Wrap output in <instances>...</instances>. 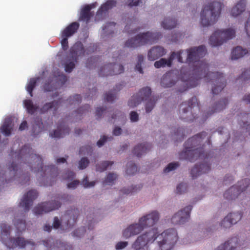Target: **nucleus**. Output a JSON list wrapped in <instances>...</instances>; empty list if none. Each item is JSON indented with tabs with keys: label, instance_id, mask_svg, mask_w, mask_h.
<instances>
[{
	"label": "nucleus",
	"instance_id": "obj_1",
	"mask_svg": "<svg viewBox=\"0 0 250 250\" xmlns=\"http://www.w3.org/2000/svg\"><path fill=\"white\" fill-rule=\"evenodd\" d=\"M157 229L152 228L139 237L132 245L134 250H145V247L149 243L146 250H171L178 239V233L174 229L165 230L158 234Z\"/></svg>",
	"mask_w": 250,
	"mask_h": 250
},
{
	"label": "nucleus",
	"instance_id": "obj_2",
	"mask_svg": "<svg viewBox=\"0 0 250 250\" xmlns=\"http://www.w3.org/2000/svg\"><path fill=\"white\" fill-rule=\"evenodd\" d=\"M203 49V45H201L198 47H191L187 49L186 53L183 50L177 52H173L168 59L161 58L156 61L154 66L157 68L166 66L170 67L173 60L176 58L180 62L188 63L193 71L197 72L202 71L203 62L200 60V55Z\"/></svg>",
	"mask_w": 250,
	"mask_h": 250
},
{
	"label": "nucleus",
	"instance_id": "obj_3",
	"mask_svg": "<svg viewBox=\"0 0 250 250\" xmlns=\"http://www.w3.org/2000/svg\"><path fill=\"white\" fill-rule=\"evenodd\" d=\"M16 156L18 161H22L24 163L28 164L32 171L35 173L41 172L42 177L46 175H49L51 177L57 176V167L54 165L44 167L42 157L34 153L29 145H24Z\"/></svg>",
	"mask_w": 250,
	"mask_h": 250
},
{
	"label": "nucleus",
	"instance_id": "obj_4",
	"mask_svg": "<svg viewBox=\"0 0 250 250\" xmlns=\"http://www.w3.org/2000/svg\"><path fill=\"white\" fill-rule=\"evenodd\" d=\"M202 142L201 133L189 138L185 143L184 150L180 153L179 158L194 162L202 158L203 154Z\"/></svg>",
	"mask_w": 250,
	"mask_h": 250
},
{
	"label": "nucleus",
	"instance_id": "obj_5",
	"mask_svg": "<svg viewBox=\"0 0 250 250\" xmlns=\"http://www.w3.org/2000/svg\"><path fill=\"white\" fill-rule=\"evenodd\" d=\"M151 94V89L149 87H145L141 89L136 95L132 96L128 102L129 106L134 108L138 105L142 101H147L146 105V112H150L153 108L157 97L150 98Z\"/></svg>",
	"mask_w": 250,
	"mask_h": 250
},
{
	"label": "nucleus",
	"instance_id": "obj_6",
	"mask_svg": "<svg viewBox=\"0 0 250 250\" xmlns=\"http://www.w3.org/2000/svg\"><path fill=\"white\" fill-rule=\"evenodd\" d=\"M208 64L204 62V82H210L212 84V93L217 95L226 86V80L222 73L210 71Z\"/></svg>",
	"mask_w": 250,
	"mask_h": 250
},
{
	"label": "nucleus",
	"instance_id": "obj_7",
	"mask_svg": "<svg viewBox=\"0 0 250 250\" xmlns=\"http://www.w3.org/2000/svg\"><path fill=\"white\" fill-rule=\"evenodd\" d=\"M161 36V33L157 32L148 31L140 33L127 40L125 43V47L135 48L147 44H152L158 40Z\"/></svg>",
	"mask_w": 250,
	"mask_h": 250
},
{
	"label": "nucleus",
	"instance_id": "obj_8",
	"mask_svg": "<svg viewBox=\"0 0 250 250\" xmlns=\"http://www.w3.org/2000/svg\"><path fill=\"white\" fill-rule=\"evenodd\" d=\"M0 228L1 229V238L2 242L7 248L13 249L19 247L22 248L28 244L34 245V242L26 241L22 237H17L16 239L10 237L11 227L9 226H7L5 223H2L0 225Z\"/></svg>",
	"mask_w": 250,
	"mask_h": 250
},
{
	"label": "nucleus",
	"instance_id": "obj_9",
	"mask_svg": "<svg viewBox=\"0 0 250 250\" xmlns=\"http://www.w3.org/2000/svg\"><path fill=\"white\" fill-rule=\"evenodd\" d=\"M223 4L213 1L204 6V27L214 24L219 18Z\"/></svg>",
	"mask_w": 250,
	"mask_h": 250
},
{
	"label": "nucleus",
	"instance_id": "obj_10",
	"mask_svg": "<svg viewBox=\"0 0 250 250\" xmlns=\"http://www.w3.org/2000/svg\"><path fill=\"white\" fill-rule=\"evenodd\" d=\"M70 198V197L67 194L58 195L55 198L57 200H52L49 202L42 203L34 208L33 211L36 215H41L57 209L61 206V203L59 200L64 202L68 200Z\"/></svg>",
	"mask_w": 250,
	"mask_h": 250
},
{
	"label": "nucleus",
	"instance_id": "obj_11",
	"mask_svg": "<svg viewBox=\"0 0 250 250\" xmlns=\"http://www.w3.org/2000/svg\"><path fill=\"white\" fill-rule=\"evenodd\" d=\"M181 108L182 110L180 115L181 119L188 122L193 121L197 118V114L195 112L193 113V111H199L197 98L193 97L188 103H183L181 105Z\"/></svg>",
	"mask_w": 250,
	"mask_h": 250
},
{
	"label": "nucleus",
	"instance_id": "obj_12",
	"mask_svg": "<svg viewBox=\"0 0 250 250\" xmlns=\"http://www.w3.org/2000/svg\"><path fill=\"white\" fill-rule=\"evenodd\" d=\"M235 36V31L232 28L215 31L209 38V43L213 46L222 44L227 40H230Z\"/></svg>",
	"mask_w": 250,
	"mask_h": 250
},
{
	"label": "nucleus",
	"instance_id": "obj_13",
	"mask_svg": "<svg viewBox=\"0 0 250 250\" xmlns=\"http://www.w3.org/2000/svg\"><path fill=\"white\" fill-rule=\"evenodd\" d=\"M250 185V180L245 178L239 181L237 185L230 187L224 194V197L228 200H235L241 193L246 191Z\"/></svg>",
	"mask_w": 250,
	"mask_h": 250
},
{
	"label": "nucleus",
	"instance_id": "obj_14",
	"mask_svg": "<svg viewBox=\"0 0 250 250\" xmlns=\"http://www.w3.org/2000/svg\"><path fill=\"white\" fill-rule=\"evenodd\" d=\"M159 217V213L157 211H152L141 217L137 224L142 228L141 231H142L145 228L153 226L157 223Z\"/></svg>",
	"mask_w": 250,
	"mask_h": 250
},
{
	"label": "nucleus",
	"instance_id": "obj_15",
	"mask_svg": "<svg viewBox=\"0 0 250 250\" xmlns=\"http://www.w3.org/2000/svg\"><path fill=\"white\" fill-rule=\"evenodd\" d=\"M124 71V68L122 65L116 63H110L104 65L100 68L99 75L102 77L112 76L120 74Z\"/></svg>",
	"mask_w": 250,
	"mask_h": 250
},
{
	"label": "nucleus",
	"instance_id": "obj_16",
	"mask_svg": "<svg viewBox=\"0 0 250 250\" xmlns=\"http://www.w3.org/2000/svg\"><path fill=\"white\" fill-rule=\"evenodd\" d=\"M192 209L191 206H188L175 213L171 218V222L174 225L183 224L190 218V213Z\"/></svg>",
	"mask_w": 250,
	"mask_h": 250
},
{
	"label": "nucleus",
	"instance_id": "obj_17",
	"mask_svg": "<svg viewBox=\"0 0 250 250\" xmlns=\"http://www.w3.org/2000/svg\"><path fill=\"white\" fill-rule=\"evenodd\" d=\"M79 211L77 208H71L67 210L62 217V223H64V226L66 229H69L73 227L77 222Z\"/></svg>",
	"mask_w": 250,
	"mask_h": 250
},
{
	"label": "nucleus",
	"instance_id": "obj_18",
	"mask_svg": "<svg viewBox=\"0 0 250 250\" xmlns=\"http://www.w3.org/2000/svg\"><path fill=\"white\" fill-rule=\"evenodd\" d=\"M38 193L36 190H30L24 194L19 206L23 208L25 212L28 211L32 205L33 201L38 197Z\"/></svg>",
	"mask_w": 250,
	"mask_h": 250
},
{
	"label": "nucleus",
	"instance_id": "obj_19",
	"mask_svg": "<svg viewBox=\"0 0 250 250\" xmlns=\"http://www.w3.org/2000/svg\"><path fill=\"white\" fill-rule=\"evenodd\" d=\"M43 245L48 248L51 250H72V247L71 245H68L63 242H62L60 240H56L54 242L52 238H49L47 240L43 241Z\"/></svg>",
	"mask_w": 250,
	"mask_h": 250
},
{
	"label": "nucleus",
	"instance_id": "obj_20",
	"mask_svg": "<svg viewBox=\"0 0 250 250\" xmlns=\"http://www.w3.org/2000/svg\"><path fill=\"white\" fill-rule=\"evenodd\" d=\"M167 53L166 50L160 46L152 47L148 52L147 57L149 61H153L163 57Z\"/></svg>",
	"mask_w": 250,
	"mask_h": 250
},
{
	"label": "nucleus",
	"instance_id": "obj_21",
	"mask_svg": "<svg viewBox=\"0 0 250 250\" xmlns=\"http://www.w3.org/2000/svg\"><path fill=\"white\" fill-rule=\"evenodd\" d=\"M70 55L73 60L77 62L78 57L84 55V49L81 42H76L70 48Z\"/></svg>",
	"mask_w": 250,
	"mask_h": 250
},
{
	"label": "nucleus",
	"instance_id": "obj_22",
	"mask_svg": "<svg viewBox=\"0 0 250 250\" xmlns=\"http://www.w3.org/2000/svg\"><path fill=\"white\" fill-rule=\"evenodd\" d=\"M70 129L67 126H66L63 123H61L57 126V129L55 130L53 133H51L50 135L52 138H63L69 133Z\"/></svg>",
	"mask_w": 250,
	"mask_h": 250
},
{
	"label": "nucleus",
	"instance_id": "obj_23",
	"mask_svg": "<svg viewBox=\"0 0 250 250\" xmlns=\"http://www.w3.org/2000/svg\"><path fill=\"white\" fill-rule=\"evenodd\" d=\"M80 27V24L75 21L67 26L62 32L61 36L70 37L75 34Z\"/></svg>",
	"mask_w": 250,
	"mask_h": 250
},
{
	"label": "nucleus",
	"instance_id": "obj_24",
	"mask_svg": "<svg viewBox=\"0 0 250 250\" xmlns=\"http://www.w3.org/2000/svg\"><path fill=\"white\" fill-rule=\"evenodd\" d=\"M152 148V145L149 143L141 144L136 146L133 150V154L138 157L146 153Z\"/></svg>",
	"mask_w": 250,
	"mask_h": 250
},
{
	"label": "nucleus",
	"instance_id": "obj_25",
	"mask_svg": "<svg viewBox=\"0 0 250 250\" xmlns=\"http://www.w3.org/2000/svg\"><path fill=\"white\" fill-rule=\"evenodd\" d=\"M94 7V4L85 6L81 11L79 20L86 21L87 23L90 18L94 15V14L90 12L91 10Z\"/></svg>",
	"mask_w": 250,
	"mask_h": 250
},
{
	"label": "nucleus",
	"instance_id": "obj_26",
	"mask_svg": "<svg viewBox=\"0 0 250 250\" xmlns=\"http://www.w3.org/2000/svg\"><path fill=\"white\" fill-rule=\"evenodd\" d=\"M141 229L137 224L131 225L124 230L123 235L125 238H129L139 233L141 231Z\"/></svg>",
	"mask_w": 250,
	"mask_h": 250
},
{
	"label": "nucleus",
	"instance_id": "obj_27",
	"mask_svg": "<svg viewBox=\"0 0 250 250\" xmlns=\"http://www.w3.org/2000/svg\"><path fill=\"white\" fill-rule=\"evenodd\" d=\"M237 238H232L225 242L224 244L219 246L215 250H235L237 246Z\"/></svg>",
	"mask_w": 250,
	"mask_h": 250
},
{
	"label": "nucleus",
	"instance_id": "obj_28",
	"mask_svg": "<svg viewBox=\"0 0 250 250\" xmlns=\"http://www.w3.org/2000/svg\"><path fill=\"white\" fill-rule=\"evenodd\" d=\"M246 1L240 0L231 10V15L233 17H237L242 13L245 10Z\"/></svg>",
	"mask_w": 250,
	"mask_h": 250
},
{
	"label": "nucleus",
	"instance_id": "obj_29",
	"mask_svg": "<svg viewBox=\"0 0 250 250\" xmlns=\"http://www.w3.org/2000/svg\"><path fill=\"white\" fill-rule=\"evenodd\" d=\"M13 130L12 120L10 118L5 119L3 124L0 127L1 132L6 136H9Z\"/></svg>",
	"mask_w": 250,
	"mask_h": 250
},
{
	"label": "nucleus",
	"instance_id": "obj_30",
	"mask_svg": "<svg viewBox=\"0 0 250 250\" xmlns=\"http://www.w3.org/2000/svg\"><path fill=\"white\" fill-rule=\"evenodd\" d=\"M117 1L115 0H108L104 3L102 4L97 11L98 15H102L103 13L106 12L108 10L115 7Z\"/></svg>",
	"mask_w": 250,
	"mask_h": 250
},
{
	"label": "nucleus",
	"instance_id": "obj_31",
	"mask_svg": "<svg viewBox=\"0 0 250 250\" xmlns=\"http://www.w3.org/2000/svg\"><path fill=\"white\" fill-rule=\"evenodd\" d=\"M248 50L238 46L233 49L231 52V59L237 60L243 57L248 53Z\"/></svg>",
	"mask_w": 250,
	"mask_h": 250
},
{
	"label": "nucleus",
	"instance_id": "obj_32",
	"mask_svg": "<svg viewBox=\"0 0 250 250\" xmlns=\"http://www.w3.org/2000/svg\"><path fill=\"white\" fill-rule=\"evenodd\" d=\"M59 102L53 101L51 102L47 103L45 104L41 108H40V112L41 113H45L48 111L54 108V110L56 111L58 108Z\"/></svg>",
	"mask_w": 250,
	"mask_h": 250
},
{
	"label": "nucleus",
	"instance_id": "obj_33",
	"mask_svg": "<svg viewBox=\"0 0 250 250\" xmlns=\"http://www.w3.org/2000/svg\"><path fill=\"white\" fill-rule=\"evenodd\" d=\"M175 82L170 78V74L167 73L163 76L161 79V84L164 87H170Z\"/></svg>",
	"mask_w": 250,
	"mask_h": 250
},
{
	"label": "nucleus",
	"instance_id": "obj_34",
	"mask_svg": "<svg viewBox=\"0 0 250 250\" xmlns=\"http://www.w3.org/2000/svg\"><path fill=\"white\" fill-rule=\"evenodd\" d=\"M23 104L28 113L30 114H33L39 108V106L36 104H34L31 100H25L23 101Z\"/></svg>",
	"mask_w": 250,
	"mask_h": 250
},
{
	"label": "nucleus",
	"instance_id": "obj_35",
	"mask_svg": "<svg viewBox=\"0 0 250 250\" xmlns=\"http://www.w3.org/2000/svg\"><path fill=\"white\" fill-rule=\"evenodd\" d=\"M177 25V21L175 19L167 18L162 22V26L166 29L174 28Z\"/></svg>",
	"mask_w": 250,
	"mask_h": 250
},
{
	"label": "nucleus",
	"instance_id": "obj_36",
	"mask_svg": "<svg viewBox=\"0 0 250 250\" xmlns=\"http://www.w3.org/2000/svg\"><path fill=\"white\" fill-rule=\"evenodd\" d=\"M203 169V164L200 163L199 164H196L191 170V175L193 179L202 174Z\"/></svg>",
	"mask_w": 250,
	"mask_h": 250
},
{
	"label": "nucleus",
	"instance_id": "obj_37",
	"mask_svg": "<svg viewBox=\"0 0 250 250\" xmlns=\"http://www.w3.org/2000/svg\"><path fill=\"white\" fill-rule=\"evenodd\" d=\"M14 225L17 229V232H21L26 229L25 221L23 219H16L14 221Z\"/></svg>",
	"mask_w": 250,
	"mask_h": 250
},
{
	"label": "nucleus",
	"instance_id": "obj_38",
	"mask_svg": "<svg viewBox=\"0 0 250 250\" xmlns=\"http://www.w3.org/2000/svg\"><path fill=\"white\" fill-rule=\"evenodd\" d=\"M114 164L113 161H103L96 166V169L97 171L103 172L106 170L109 166Z\"/></svg>",
	"mask_w": 250,
	"mask_h": 250
},
{
	"label": "nucleus",
	"instance_id": "obj_39",
	"mask_svg": "<svg viewBox=\"0 0 250 250\" xmlns=\"http://www.w3.org/2000/svg\"><path fill=\"white\" fill-rule=\"evenodd\" d=\"M142 187V185H138L133 187H130L128 188H124L120 190V192L124 195L132 194L140 190Z\"/></svg>",
	"mask_w": 250,
	"mask_h": 250
},
{
	"label": "nucleus",
	"instance_id": "obj_40",
	"mask_svg": "<svg viewBox=\"0 0 250 250\" xmlns=\"http://www.w3.org/2000/svg\"><path fill=\"white\" fill-rule=\"evenodd\" d=\"M39 79V78H32L30 80L27 84V85L26 86V90L31 97L33 96V90L35 87L37 81Z\"/></svg>",
	"mask_w": 250,
	"mask_h": 250
},
{
	"label": "nucleus",
	"instance_id": "obj_41",
	"mask_svg": "<svg viewBox=\"0 0 250 250\" xmlns=\"http://www.w3.org/2000/svg\"><path fill=\"white\" fill-rule=\"evenodd\" d=\"M93 152V148L90 145H85L80 147L79 154L82 155L91 156Z\"/></svg>",
	"mask_w": 250,
	"mask_h": 250
},
{
	"label": "nucleus",
	"instance_id": "obj_42",
	"mask_svg": "<svg viewBox=\"0 0 250 250\" xmlns=\"http://www.w3.org/2000/svg\"><path fill=\"white\" fill-rule=\"evenodd\" d=\"M228 215L230 217L229 218L231 223H233L234 225L236 224L241 219L243 214L241 212H236L230 213Z\"/></svg>",
	"mask_w": 250,
	"mask_h": 250
},
{
	"label": "nucleus",
	"instance_id": "obj_43",
	"mask_svg": "<svg viewBox=\"0 0 250 250\" xmlns=\"http://www.w3.org/2000/svg\"><path fill=\"white\" fill-rule=\"evenodd\" d=\"M117 178L116 174L113 173H109L107 175L105 180L103 181V185L105 186L106 185H112L113 184L114 181Z\"/></svg>",
	"mask_w": 250,
	"mask_h": 250
},
{
	"label": "nucleus",
	"instance_id": "obj_44",
	"mask_svg": "<svg viewBox=\"0 0 250 250\" xmlns=\"http://www.w3.org/2000/svg\"><path fill=\"white\" fill-rule=\"evenodd\" d=\"M90 109V106L88 104H85L83 106L80 107L77 109V111L75 112V116L81 117L83 114L86 113L87 112H88Z\"/></svg>",
	"mask_w": 250,
	"mask_h": 250
},
{
	"label": "nucleus",
	"instance_id": "obj_45",
	"mask_svg": "<svg viewBox=\"0 0 250 250\" xmlns=\"http://www.w3.org/2000/svg\"><path fill=\"white\" fill-rule=\"evenodd\" d=\"M228 104V99L225 98L218 102L215 107L214 110L215 112L219 111L224 109Z\"/></svg>",
	"mask_w": 250,
	"mask_h": 250
},
{
	"label": "nucleus",
	"instance_id": "obj_46",
	"mask_svg": "<svg viewBox=\"0 0 250 250\" xmlns=\"http://www.w3.org/2000/svg\"><path fill=\"white\" fill-rule=\"evenodd\" d=\"M137 171V167L135 163L131 162L127 165L126 174L128 175L134 174Z\"/></svg>",
	"mask_w": 250,
	"mask_h": 250
},
{
	"label": "nucleus",
	"instance_id": "obj_47",
	"mask_svg": "<svg viewBox=\"0 0 250 250\" xmlns=\"http://www.w3.org/2000/svg\"><path fill=\"white\" fill-rule=\"evenodd\" d=\"M229 217V216L228 215L224 218L221 223V227L227 229L231 227L233 225V223H231Z\"/></svg>",
	"mask_w": 250,
	"mask_h": 250
},
{
	"label": "nucleus",
	"instance_id": "obj_48",
	"mask_svg": "<svg viewBox=\"0 0 250 250\" xmlns=\"http://www.w3.org/2000/svg\"><path fill=\"white\" fill-rule=\"evenodd\" d=\"M179 166V163L178 162L170 163L164 169V172L165 173L169 172L170 171L175 169Z\"/></svg>",
	"mask_w": 250,
	"mask_h": 250
},
{
	"label": "nucleus",
	"instance_id": "obj_49",
	"mask_svg": "<svg viewBox=\"0 0 250 250\" xmlns=\"http://www.w3.org/2000/svg\"><path fill=\"white\" fill-rule=\"evenodd\" d=\"M67 101L71 104H78L81 102L82 97L80 95L76 94L73 97H69Z\"/></svg>",
	"mask_w": 250,
	"mask_h": 250
},
{
	"label": "nucleus",
	"instance_id": "obj_50",
	"mask_svg": "<svg viewBox=\"0 0 250 250\" xmlns=\"http://www.w3.org/2000/svg\"><path fill=\"white\" fill-rule=\"evenodd\" d=\"M53 80H49L48 83L44 84L43 88L45 91H51L57 87L56 83L55 85L54 83H52Z\"/></svg>",
	"mask_w": 250,
	"mask_h": 250
},
{
	"label": "nucleus",
	"instance_id": "obj_51",
	"mask_svg": "<svg viewBox=\"0 0 250 250\" xmlns=\"http://www.w3.org/2000/svg\"><path fill=\"white\" fill-rule=\"evenodd\" d=\"M188 185L186 183H181L179 184L176 188V193L182 194L187 191Z\"/></svg>",
	"mask_w": 250,
	"mask_h": 250
},
{
	"label": "nucleus",
	"instance_id": "obj_52",
	"mask_svg": "<svg viewBox=\"0 0 250 250\" xmlns=\"http://www.w3.org/2000/svg\"><path fill=\"white\" fill-rule=\"evenodd\" d=\"M89 163L88 159L86 157L82 158L79 163V168L80 169H85Z\"/></svg>",
	"mask_w": 250,
	"mask_h": 250
},
{
	"label": "nucleus",
	"instance_id": "obj_53",
	"mask_svg": "<svg viewBox=\"0 0 250 250\" xmlns=\"http://www.w3.org/2000/svg\"><path fill=\"white\" fill-rule=\"evenodd\" d=\"M238 79L241 80L242 81H246L250 79V67L249 69L243 72Z\"/></svg>",
	"mask_w": 250,
	"mask_h": 250
},
{
	"label": "nucleus",
	"instance_id": "obj_54",
	"mask_svg": "<svg viewBox=\"0 0 250 250\" xmlns=\"http://www.w3.org/2000/svg\"><path fill=\"white\" fill-rule=\"evenodd\" d=\"M116 98V94L114 93H106L104 94V100L105 101L112 102Z\"/></svg>",
	"mask_w": 250,
	"mask_h": 250
},
{
	"label": "nucleus",
	"instance_id": "obj_55",
	"mask_svg": "<svg viewBox=\"0 0 250 250\" xmlns=\"http://www.w3.org/2000/svg\"><path fill=\"white\" fill-rule=\"evenodd\" d=\"M85 232V228H82L78 229H76L73 232V236L75 237H82Z\"/></svg>",
	"mask_w": 250,
	"mask_h": 250
},
{
	"label": "nucleus",
	"instance_id": "obj_56",
	"mask_svg": "<svg viewBox=\"0 0 250 250\" xmlns=\"http://www.w3.org/2000/svg\"><path fill=\"white\" fill-rule=\"evenodd\" d=\"M67 80V77L62 73L59 74L58 77L55 78V81H57L56 83H59L58 81H61V85L64 84Z\"/></svg>",
	"mask_w": 250,
	"mask_h": 250
},
{
	"label": "nucleus",
	"instance_id": "obj_57",
	"mask_svg": "<svg viewBox=\"0 0 250 250\" xmlns=\"http://www.w3.org/2000/svg\"><path fill=\"white\" fill-rule=\"evenodd\" d=\"M75 61L73 60V62L66 63L65 65V71L66 72H71L75 66Z\"/></svg>",
	"mask_w": 250,
	"mask_h": 250
},
{
	"label": "nucleus",
	"instance_id": "obj_58",
	"mask_svg": "<svg viewBox=\"0 0 250 250\" xmlns=\"http://www.w3.org/2000/svg\"><path fill=\"white\" fill-rule=\"evenodd\" d=\"M62 40L61 41V45L62 46V48L64 50H66L68 48V38L66 36H61Z\"/></svg>",
	"mask_w": 250,
	"mask_h": 250
},
{
	"label": "nucleus",
	"instance_id": "obj_59",
	"mask_svg": "<svg viewBox=\"0 0 250 250\" xmlns=\"http://www.w3.org/2000/svg\"><path fill=\"white\" fill-rule=\"evenodd\" d=\"M106 110V108L104 107H97L96 110V116L97 119H100L102 117L103 114Z\"/></svg>",
	"mask_w": 250,
	"mask_h": 250
},
{
	"label": "nucleus",
	"instance_id": "obj_60",
	"mask_svg": "<svg viewBox=\"0 0 250 250\" xmlns=\"http://www.w3.org/2000/svg\"><path fill=\"white\" fill-rule=\"evenodd\" d=\"M75 176V173L73 171H68L63 175V179L65 180H72Z\"/></svg>",
	"mask_w": 250,
	"mask_h": 250
},
{
	"label": "nucleus",
	"instance_id": "obj_61",
	"mask_svg": "<svg viewBox=\"0 0 250 250\" xmlns=\"http://www.w3.org/2000/svg\"><path fill=\"white\" fill-rule=\"evenodd\" d=\"M130 119L132 122H136L139 120V115L135 111H131L130 113Z\"/></svg>",
	"mask_w": 250,
	"mask_h": 250
},
{
	"label": "nucleus",
	"instance_id": "obj_62",
	"mask_svg": "<svg viewBox=\"0 0 250 250\" xmlns=\"http://www.w3.org/2000/svg\"><path fill=\"white\" fill-rule=\"evenodd\" d=\"M127 245H128L127 242L121 241V242H118L116 244L115 248H116V249L117 250H122V249L125 248V247H126L127 246Z\"/></svg>",
	"mask_w": 250,
	"mask_h": 250
},
{
	"label": "nucleus",
	"instance_id": "obj_63",
	"mask_svg": "<svg viewBox=\"0 0 250 250\" xmlns=\"http://www.w3.org/2000/svg\"><path fill=\"white\" fill-rule=\"evenodd\" d=\"M82 184L85 188H88V187H93L95 183L94 182H89L87 180V177H86L85 178H84L82 181Z\"/></svg>",
	"mask_w": 250,
	"mask_h": 250
},
{
	"label": "nucleus",
	"instance_id": "obj_64",
	"mask_svg": "<svg viewBox=\"0 0 250 250\" xmlns=\"http://www.w3.org/2000/svg\"><path fill=\"white\" fill-rule=\"evenodd\" d=\"M80 182L79 180H74L72 182L67 184V188H75L78 185H79Z\"/></svg>",
	"mask_w": 250,
	"mask_h": 250
}]
</instances>
